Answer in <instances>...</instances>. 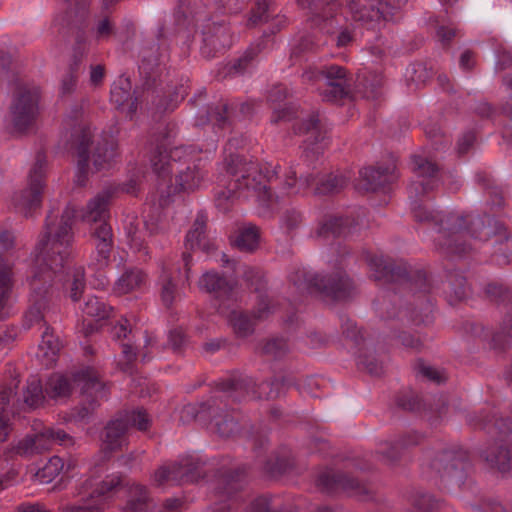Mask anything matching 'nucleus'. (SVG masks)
Listing matches in <instances>:
<instances>
[{
	"label": "nucleus",
	"instance_id": "55",
	"mask_svg": "<svg viewBox=\"0 0 512 512\" xmlns=\"http://www.w3.org/2000/svg\"><path fill=\"white\" fill-rule=\"evenodd\" d=\"M104 78V68L101 65L91 66L90 83L93 86L99 85Z\"/></svg>",
	"mask_w": 512,
	"mask_h": 512
},
{
	"label": "nucleus",
	"instance_id": "39",
	"mask_svg": "<svg viewBox=\"0 0 512 512\" xmlns=\"http://www.w3.org/2000/svg\"><path fill=\"white\" fill-rule=\"evenodd\" d=\"M350 177L342 174H329L320 178L315 187L316 194H329L340 191L344 188Z\"/></svg>",
	"mask_w": 512,
	"mask_h": 512
},
{
	"label": "nucleus",
	"instance_id": "15",
	"mask_svg": "<svg viewBox=\"0 0 512 512\" xmlns=\"http://www.w3.org/2000/svg\"><path fill=\"white\" fill-rule=\"evenodd\" d=\"M132 85L129 78L120 76L112 85L110 99L117 109L132 119L138 108L137 98L132 94Z\"/></svg>",
	"mask_w": 512,
	"mask_h": 512
},
{
	"label": "nucleus",
	"instance_id": "9",
	"mask_svg": "<svg viewBox=\"0 0 512 512\" xmlns=\"http://www.w3.org/2000/svg\"><path fill=\"white\" fill-rule=\"evenodd\" d=\"M355 21L374 28L380 20H389L408 0H372L369 7H360L359 0H346Z\"/></svg>",
	"mask_w": 512,
	"mask_h": 512
},
{
	"label": "nucleus",
	"instance_id": "20",
	"mask_svg": "<svg viewBox=\"0 0 512 512\" xmlns=\"http://www.w3.org/2000/svg\"><path fill=\"white\" fill-rule=\"evenodd\" d=\"M412 161L417 176L422 179L410 186V193L418 196L433 190L437 182L434 178L437 172L435 165L419 155L413 156Z\"/></svg>",
	"mask_w": 512,
	"mask_h": 512
},
{
	"label": "nucleus",
	"instance_id": "27",
	"mask_svg": "<svg viewBox=\"0 0 512 512\" xmlns=\"http://www.w3.org/2000/svg\"><path fill=\"white\" fill-rule=\"evenodd\" d=\"M485 459L500 472L506 473L512 470V441L506 446L490 447L485 451Z\"/></svg>",
	"mask_w": 512,
	"mask_h": 512
},
{
	"label": "nucleus",
	"instance_id": "49",
	"mask_svg": "<svg viewBox=\"0 0 512 512\" xmlns=\"http://www.w3.org/2000/svg\"><path fill=\"white\" fill-rule=\"evenodd\" d=\"M264 351L275 358L281 357L287 351V344L282 339H274L265 345Z\"/></svg>",
	"mask_w": 512,
	"mask_h": 512
},
{
	"label": "nucleus",
	"instance_id": "61",
	"mask_svg": "<svg viewBox=\"0 0 512 512\" xmlns=\"http://www.w3.org/2000/svg\"><path fill=\"white\" fill-rule=\"evenodd\" d=\"M270 313L269 301L267 298L262 299L259 303V307L254 314V318L262 319Z\"/></svg>",
	"mask_w": 512,
	"mask_h": 512
},
{
	"label": "nucleus",
	"instance_id": "63",
	"mask_svg": "<svg viewBox=\"0 0 512 512\" xmlns=\"http://www.w3.org/2000/svg\"><path fill=\"white\" fill-rule=\"evenodd\" d=\"M170 342L174 348H178L182 345L184 341V334L181 330L175 329L170 332Z\"/></svg>",
	"mask_w": 512,
	"mask_h": 512
},
{
	"label": "nucleus",
	"instance_id": "32",
	"mask_svg": "<svg viewBox=\"0 0 512 512\" xmlns=\"http://www.w3.org/2000/svg\"><path fill=\"white\" fill-rule=\"evenodd\" d=\"M44 391L52 399H64L72 391V382L64 375L54 374L47 380Z\"/></svg>",
	"mask_w": 512,
	"mask_h": 512
},
{
	"label": "nucleus",
	"instance_id": "23",
	"mask_svg": "<svg viewBox=\"0 0 512 512\" xmlns=\"http://www.w3.org/2000/svg\"><path fill=\"white\" fill-rule=\"evenodd\" d=\"M359 175L363 181L362 187L365 190L373 191L396 178L394 165H390L385 169L363 168L360 170Z\"/></svg>",
	"mask_w": 512,
	"mask_h": 512
},
{
	"label": "nucleus",
	"instance_id": "50",
	"mask_svg": "<svg viewBox=\"0 0 512 512\" xmlns=\"http://www.w3.org/2000/svg\"><path fill=\"white\" fill-rule=\"evenodd\" d=\"M257 9L253 13L251 17V21L256 24L257 22L267 21L268 15L267 12L269 10V2L268 0H256Z\"/></svg>",
	"mask_w": 512,
	"mask_h": 512
},
{
	"label": "nucleus",
	"instance_id": "36",
	"mask_svg": "<svg viewBox=\"0 0 512 512\" xmlns=\"http://www.w3.org/2000/svg\"><path fill=\"white\" fill-rule=\"evenodd\" d=\"M12 288V266L0 259V319L7 313L9 292Z\"/></svg>",
	"mask_w": 512,
	"mask_h": 512
},
{
	"label": "nucleus",
	"instance_id": "11",
	"mask_svg": "<svg viewBox=\"0 0 512 512\" xmlns=\"http://www.w3.org/2000/svg\"><path fill=\"white\" fill-rule=\"evenodd\" d=\"M54 443L59 445H73L71 436L61 429L45 428L34 435H28L13 446L16 455L28 456L48 450Z\"/></svg>",
	"mask_w": 512,
	"mask_h": 512
},
{
	"label": "nucleus",
	"instance_id": "31",
	"mask_svg": "<svg viewBox=\"0 0 512 512\" xmlns=\"http://www.w3.org/2000/svg\"><path fill=\"white\" fill-rule=\"evenodd\" d=\"M203 21L204 18L200 14L195 16V25L198 29L202 30L204 41L215 48L217 46H225L227 44L226 38L228 36L227 28L223 25H216L214 23L213 33H211L210 25H204L202 23Z\"/></svg>",
	"mask_w": 512,
	"mask_h": 512
},
{
	"label": "nucleus",
	"instance_id": "18",
	"mask_svg": "<svg viewBox=\"0 0 512 512\" xmlns=\"http://www.w3.org/2000/svg\"><path fill=\"white\" fill-rule=\"evenodd\" d=\"M91 137L92 131L86 126L76 127L73 133L72 146L77 150L79 158L76 174V182L78 185H84L85 183L88 168V147Z\"/></svg>",
	"mask_w": 512,
	"mask_h": 512
},
{
	"label": "nucleus",
	"instance_id": "10",
	"mask_svg": "<svg viewBox=\"0 0 512 512\" xmlns=\"http://www.w3.org/2000/svg\"><path fill=\"white\" fill-rule=\"evenodd\" d=\"M45 160L38 156L29 172L28 187L13 196L15 207L25 215L40 206L44 190Z\"/></svg>",
	"mask_w": 512,
	"mask_h": 512
},
{
	"label": "nucleus",
	"instance_id": "57",
	"mask_svg": "<svg viewBox=\"0 0 512 512\" xmlns=\"http://www.w3.org/2000/svg\"><path fill=\"white\" fill-rule=\"evenodd\" d=\"M251 512H269V501L266 497H258L251 504Z\"/></svg>",
	"mask_w": 512,
	"mask_h": 512
},
{
	"label": "nucleus",
	"instance_id": "14",
	"mask_svg": "<svg viewBox=\"0 0 512 512\" xmlns=\"http://www.w3.org/2000/svg\"><path fill=\"white\" fill-rule=\"evenodd\" d=\"M302 8H307L313 15V23L323 32L333 34L342 28L341 17L337 15L335 0H296Z\"/></svg>",
	"mask_w": 512,
	"mask_h": 512
},
{
	"label": "nucleus",
	"instance_id": "6",
	"mask_svg": "<svg viewBox=\"0 0 512 512\" xmlns=\"http://www.w3.org/2000/svg\"><path fill=\"white\" fill-rule=\"evenodd\" d=\"M99 476L92 475L80 483L76 496L78 504L71 508V511L77 512H100L114 488L119 484L116 477H107L99 481Z\"/></svg>",
	"mask_w": 512,
	"mask_h": 512
},
{
	"label": "nucleus",
	"instance_id": "52",
	"mask_svg": "<svg viewBox=\"0 0 512 512\" xmlns=\"http://www.w3.org/2000/svg\"><path fill=\"white\" fill-rule=\"evenodd\" d=\"M358 365L365 368L372 375H379L382 372V366L374 358L368 360V357L360 356Z\"/></svg>",
	"mask_w": 512,
	"mask_h": 512
},
{
	"label": "nucleus",
	"instance_id": "19",
	"mask_svg": "<svg viewBox=\"0 0 512 512\" xmlns=\"http://www.w3.org/2000/svg\"><path fill=\"white\" fill-rule=\"evenodd\" d=\"M195 469L196 465L190 463L188 459H183L179 463L160 467L154 474V482L158 485L168 481L192 482L195 480L193 474Z\"/></svg>",
	"mask_w": 512,
	"mask_h": 512
},
{
	"label": "nucleus",
	"instance_id": "12",
	"mask_svg": "<svg viewBox=\"0 0 512 512\" xmlns=\"http://www.w3.org/2000/svg\"><path fill=\"white\" fill-rule=\"evenodd\" d=\"M322 76L326 79L327 88L321 92L322 99L328 102H336L348 93L346 71L338 65H331L325 70L309 68L303 74L304 81H315Z\"/></svg>",
	"mask_w": 512,
	"mask_h": 512
},
{
	"label": "nucleus",
	"instance_id": "26",
	"mask_svg": "<svg viewBox=\"0 0 512 512\" xmlns=\"http://www.w3.org/2000/svg\"><path fill=\"white\" fill-rule=\"evenodd\" d=\"M74 382L82 386L83 393L94 399L106 397V387L98 379L95 371L87 369L74 377Z\"/></svg>",
	"mask_w": 512,
	"mask_h": 512
},
{
	"label": "nucleus",
	"instance_id": "45",
	"mask_svg": "<svg viewBox=\"0 0 512 512\" xmlns=\"http://www.w3.org/2000/svg\"><path fill=\"white\" fill-rule=\"evenodd\" d=\"M43 393L40 381L37 378H31L24 392V401L30 407H37L44 399Z\"/></svg>",
	"mask_w": 512,
	"mask_h": 512
},
{
	"label": "nucleus",
	"instance_id": "43",
	"mask_svg": "<svg viewBox=\"0 0 512 512\" xmlns=\"http://www.w3.org/2000/svg\"><path fill=\"white\" fill-rule=\"evenodd\" d=\"M66 283L70 285V298L72 301H78L84 286V269L82 267L74 268L66 273Z\"/></svg>",
	"mask_w": 512,
	"mask_h": 512
},
{
	"label": "nucleus",
	"instance_id": "56",
	"mask_svg": "<svg viewBox=\"0 0 512 512\" xmlns=\"http://www.w3.org/2000/svg\"><path fill=\"white\" fill-rule=\"evenodd\" d=\"M122 354L125 359V364L123 365L122 369L127 371L128 365L132 363V361L136 358V353L132 345L122 344Z\"/></svg>",
	"mask_w": 512,
	"mask_h": 512
},
{
	"label": "nucleus",
	"instance_id": "5",
	"mask_svg": "<svg viewBox=\"0 0 512 512\" xmlns=\"http://www.w3.org/2000/svg\"><path fill=\"white\" fill-rule=\"evenodd\" d=\"M295 287L300 293L319 292L333 300H343L348 298L354 286L352 281L342 272H337L329 276H315L307 278L305 272H298L296 276H292Z\"/></svg>",
	"mask_w": 512,
	"mask_h": 512
},
{
	"label": "nucleus",
	"instance_id": "46",
	"mask_svg": "<svg viewBox=\"0 0 512 512\" xmlns=\"http://www.w3.org/2000/svg\"><path fill=\"white\" fill-rule=\"evenodd\" d=\"M367 262L376 280L387 278L391 272L390 267L386 264L382 256H371L367 259Z\"/></svg>",
	"mask_w": 512,
	"mask_h": 512
},
{
	"label": "nucleus",
	"instance_id": "16",
	"mask_svg": "<svg viewBox=\"0 0 512 512\" xmlns=\"http://www.w3.org/2000/svg\"><path fill=\"white\" fill-rule=\"evenodd\" d=\"M199 288L209 293H215L218 308L220 305L226 306L228 303L237 299V291L225 279L216 272H206L199 280Z\"/></svg>",
	"mask_w": 512,
	"mask_h": 512
},
{
	"label": "nucleus",
	"instance_id": "54",
	"mask_svg": "<svg viewBox=\"0 0 512 512\" xmlns=\"http://www.w3.org/2000/svg\"><path fill=\"white\" fill-rule=\"evenodd\" d=\"M112 31L113 27L108 18L102 19L96 28V34L99 39L107 38L109 35H111Z\"/></svg>",
	"mask_w": 512,
	"mask_h": 512
},
{
	"label": "nucleus",
	"instance_id": "42",
	"mask_svg": "<svg viewBox=\"0 0 512 512\" xmlns=\"http://www.w3.org/2000/svg\"><path fill=\"white\" fill-rule=\"evenodd\" d=\"M160 296L166 307H171L177 297V286L170 273L163 268L159 279Z\"/></svg>",
	"mask_w": 512,
	"mask_h": 512
},
{
	"label": "nucleus",
	"instance_id": "30",
	"mask_svg": "<svg viewBox=\"0 0 512 512\" xmlns=\"http://www.w3.org/2000/svg\"><path fill=\"white\" fill-rule=\"evenodd\" d=\"M117 156V144L113 138L98 143L93 153V164L97 171L110 167Z\"/></svg>",
	"mask_w": 512,
	"mask_h": 512
},
{
	"label": "nucleus",
	"instance_id": "64",
	"mask_svg": "<svg viewBox=\"0 0 512 512\" xmlns=\"http://www.w3.org/2000/svg\"><path fill=\"white\" fill-rule=\"evenodd\" d=\"M18 512H50L41 504L23 505L19 507Z\"/></svg>",
	"mask_w": 512,
	"mask_h": 512
},
{
	"label": "nucleus",
	"instance_id": "60",
	"mask_svg": "<svg viewBox=\"0 0 512 512\" xmlns=\"http://www.w3.org/2000/svg\"><path fill=\"white\" fill-rule=\"evenodd\" d=\"M14 237L9 232H3L0 234V250L6 251L13 246Z\"/></svg>",
	"mask_w": 512,
	"mask_h": 512
},
{
	"label": "nucleus",
	"instance_id": "22",
	"mask_svg": "<svg viewBox=\"0 0 512 512\" xmlns=\"http://www.w3.org/2000/svg\"><path fill=\"white\" fill-rule=\"evenodd\" d=\"M60 349L61 342L59 338L54 335L49 327H46L36 353L37 360L46 368L52 367L58 359Z\"/></svg>",
	"mask_w": 512,
	"mask_h": 512
},
{
	"label": "nucleus",
	"instance_id": "17",
	"mask_svg": "<svg viewBox=\"0 0 512 512\" xmlns=\"http://www.w3.org/2000/svg\"><path fill=\"white\" fill-rule=\"evenodd\" d=\"M432 468L440 473L442 478L461 482L465 475L467 463L462 455L445 451L433 460Z\"/></svg>",
	"mask_w": 512,
	"mask_h": 512
},
{
	"label": "nucleus",
	"instance_id": "2",
	"mask_svg": "<svg viewBox=\"0 0 512 512\" xmlns=\"http://www.w3.org/2000/svg\"><path fill=\"white\" fill-rule=\"evenodd\" d=\"M276 168H273L271 175L262 176L257 164L242 163L238 156L230 155L227 167L228 183L225 187L226 190L216 192L217 205L221 207L226 200L244 197L255 198L259 205L267 210L275 209L280 196H274L267 189L266 181L271 183L276 177Z\"/></svg>",
	"mask_w": 512,
	"mask_h": 512
},
{
	"label": "nucleus",
	"instance_id": "48",
	"mask_svg": "<svg viewBox=\"0 0 512 512\" xmlns=\"http://www.w3.org/2000/svg\"><path fill=\"white\" fill-rule=\"evenodd\" d=\"M301 221V213L295 209H289L283 214L281 218V225L283 228L290 231L296 228L301 223Z\"/></svg>",
	"mask_w": 512,
	"mask_h": 512
},
{
	"label": "nucleus",
	"instance_id": "21",
	"mask_svg": "<svg viewBox=\"0 0 512 512\" xmlns=\"http://www.w3.org/2000/svg\"><path fill=\"white\" fill-rule=\"evenodd\" d=\"M147 284L146 273L139 268H129L120 274L113 286L116 295H125L142 291Z\"/></svg>",
	"mask_w": 512,
	"mask_h": 512
},
{
	"label": "nucleus",
	"instance_id": "58",
	"mask_svg": "<svg viewBox=\"0 0 512 512\" xmlns=\"http://www.w3.org/2000/svg\"><path fill=\"white\" fill-rule=\"evenodd\" d=\"M497 66L500 69H505L512 65V53L510 51L503 50L497 56Z\"/></svg>",
	"mask_w": 512,
	"mask_h": 512
},
{
	"label": "nucleus",
	"instance_id": "29",
	"mask_svg": "<svg viewBox=\"0 0 512 512\" xmlns=\"http://www.w3.org/2000/svg\"><path fill=\"white\" fill-rule=\"evenodd\" d=\"M297 173L298 172L294 167H290L288 169L285 174V181L283 184L284 192L282 194L287 196L303 194L315 181V177L312 174L305 177L300 176V178L297 179Z\"/></svg>",
	"mask_w": 512,
	"mask_h": 512
},
{
	"label": "nucleus",
	"instance_id": "7",
	"mask_svg": "<svg viewBox=\"0 0 512 512\" xmlns=\"http://www.w3.org/2000/svg\"><path fill=\"white\" fill-rule=\"evenodd\" d=\"M40 92L36 86H23L14 95L10 108L12 131L22 133L34 124L39 113Z\"/></svg>",
	"mask_w": 512,
	"mask_h": 512
},
{
	"label": "nucleus",
	"instance_id": "24",
	"mask_svg": "<svg viewBox=\"0 0 512 512\" xmlns=\"http://www.w3.org/2000/svg\"><path fill=\"white\" fill-rule=\"evenodd\" d=\"M237 299L228 303L226 306L220 305L218 312L226 317L232 325L235 332L240 336H246L253 330V321L243 312L237 310Z\"/></svg>",
	"mask_w": 512,
	"mask_h": 512
},
{
	"label": "nucleus",
	"instance_id": "44",
	"mask_svg": "<svg viewBox=\"0 0 512 512\" xmlns=\"http://www.w3.org/2000/svg\"><path fill=\"white\" fill-rule=\"evenodd\" d=\"M82 311L89 317L104 319L109 316L110 308L97 297H88Z\"/></svg>",
	"mask_w": 512,
	"mask_h": 512
},
{
	"label": "nucleus",
	"instance_id": "47",
	"mask_svg": "<svg viewBox=\"0 0 512 512\" xmlns=\"http://www.w3.org/2000/svg\"><path fill=\"white\" fill-rule=\"evenodd\" d=\"M418 372L423 377L427 378L430 381H433L437 384L442 383L446 380V375L444 371L439 370L433 366L427 364H420L418 366Z\"/></svg>",
	"mask_w": 512,
	"mask_h": 512
},
{
	"label": "nucleus",
	"instance_id": "35",
	"mask_svg": "<svg viewBox=\"0 0 512 512\" xmlns=\"http://www.w3.org/2000/svg\"><path fill=\"white\" fill-rule=\"evenodd\" d=\"M205 226L206 216L198 214L192 228L188 231L185 237V247L190 250L197 248L206 249L205 245Z\"/></svg>",
	"mask_w": 512,
	"mask_h": 512
},
{
	"label": "nucleus",
	"instance_id": "59",
	"mask_svg": "<svg viewBox=\"0 0 512 512\" xmlns=\"http://www.w3.org/2000/svg\"><path fill=\"white\" fill-rule=\"evenodd\" d=\"M437 35L443 43H446L455 36V30L451 27L441 26L437 30Z\"/></svg>",
	"mask_w": 512,
	"mask_h": 512
},
{
	"label": "nucleus",
	"instance_id": "62",
	"mask_svg": "<svg viewBox=\"0 0 512 512\" xmlns=\"http://www.w3.org/2000/svg\"><path fill=\"white\" fill-rule=\"evenodd\" d=\"M474 64V58L470 51H465L460 57V67L464 70H469Z\"/></svg>",
	"mask_w": 512,
	"mask_h": 512
},
{
	"label": "nucleus",
	"instance_id": "1",
	"mask_svg": "<svg viewBox=\"0 0 512 512\" xmlns=\"http://www.w3.org/2000/svg\"><path fill=\"white\" fill-rule=\"evenodd\" d=\"M75 217L76 210L71 205L64 209L60 219L52 214L47 217L45 231L32 254V267L28 278L31 306L25 315L28 326L43 320V309L48 302L54 280L60 279V271L69 255Z\"/></svg>",
	"mask_w": 512,
	"mask_h": 512
},
{
	"label": "nucleus",
	"instance_id": "37",
	"mask_svg": "<svg viewBox=\"0 0 512 512\" xmlns=\"http://www.w3.org/2000/svg\"><path fill=\"white\" fill-rule=\"evenodd\" d=\"M349 223L347 218L330 215L320 224L317 233L323 237H328L329 234L333 236L348 234L351 232Z\"/></svg>",
	"mask_w": 512,
	"mask_h": 512
},
{
	"label": "nucleus",
	"instance_id": "41",
	"mask_svg": "<svg viewBox=\"0 0 512 512\" xmlns=\"http://www.w3.org/2000/svg\"><path fill=\"white\" fill-rule=\"evenodd\" d=\"M64 467L63 460L53 456L37 471L36 478L41 483H50L63 471Z\"/></svg>",
	"mask_w": 512,
	"mask_h": 512
},
{
	"label": "nucleus",
	"instance_id": "53",
	"mask_svg": "<svg viewBox=\"0 0 512 512\" xmlns=\"http://www.w3.org/2000/svg\"><path fill=\"white\" fill-rule=\"evenodd\" d=\"M475 140V135L472 132L465 133L457 144V149L460 154H464L472 146Z\"/></svg>",
	"mask_w": 512,
	"mask_h": 512
},
{
	"label": "nucleus",
	"instance_id": "25",
	"mask_svg": "<svg viewBox=\"0 0 512 512\" xmlns=\"http://www.w3.org/2000/svg\"><path fill=\"white\" fill-rule=\"evenodd\" d=\"M205 172L195 162L189 164L185 170H180L176 176L174 191L191 192L198 189L205 178Z\"/></svg>",
	"mask_w": 512,
	"mask_h": 512
},
{
	"label": "nucleus",
	"instance_id": "33",
	"mask_svg": "<svg viewBox=\"0 0 512 512\" xmlns=\"http://www.w3.org/2000/svg\"><path fill=\"white\" fill-rule=\"evenodd\" d=\"M231 243L239 250L251 252L259 243V232L255 226H244L238 230Z\"/></svg>",
	"mask_w": 512,
	"mask_h": 512
},
{
	"label": "nucleus",
	"instance_id": "38",
	"mask_svg": "<svg viewBox=\"0 0 512 512\" xmlns=\"http://www.w3.org/2000/svg\"><path fill=\"white\" fill-rule=\"evenodd\" d=\"M300 133H306L309 136L305 140L308 142L306 150H311L312 152H318L320 149H323L322 146L320 147H313L314 145H317L320 141H322L324 138L321 135L320 127H319V119L317 115H311L308 120H306L301 127L299 128Z\"/></svg>",
	"mask_w": 512,
	"mask_h": 512
},
{
	"label": "nucleus",
	"instance_id": "4",
	"mask_svg": "<svg viewBox=\"0 0 512 512\" xmlns=\"http://www.w3.org/2000/svg\"><path fill=\"white\" fill-rule=\"evenodd\" d=\"M413 213L418 221H434L439 225L438 239L444 241L443 246L455 254H462L466 248L458 243L464 239L466 232L463 230L465 219L462 215L453 212H430L421 205L413 207Z\"/></svg>",
	"mask_w": 512,
	"mask_h": 512
},
{
	"label": "nucleus",
	"instance_id": "3",
	"mask_svg": "<svg viewBox=\"0 0 512 512\" xmlns=\"http://www.w3.org/2000/svg\"><path fill=\"white\" fill-rule=\"evenodd\" d=\"M112 195L111 188L102 190L87 203L86 209L80 215L82 221L86 223H100L93 233L96 240V251L89 263V269L94 271L90 283L95 289H104L109 284L105 269L110 265L113 243L112 229L105 219Z\"/></svg>",
	"mask_w": 512,
	"mask_h": 512
},
{
	"label": "nucleus",
	"instance_id": "40",
	"mask_svg": "<svg viewBox=\"0 0 512 512\" xmlns=\"http://www.w3.org/2000/svg\"><path fill=\"white\" fill-rule=\"evenodd\" d=\"M148 508V496L144 487L133 485L128 490L126 509L128 512H145Z\"/></svg>",
	"mask_w": 512,
	"mask_h": 512
},
{
	"label": "nucleus",
	"instance_id": "13",
	"mask_svg": "<svg viewBox=\"0 0 512 512\" xmlns=\"http://www.w3.org/2000/svg\"><path fill=\"white\" fill-rule=\"evenodd\" d=\"M191 146H173L169 138L157 145L155 151L151 155L150 162L153 171L159 176L164 177L174 170V166L181 160H192Z\"/></svg>",
	"mask_w": 512,
	"mask_h": 512
},
{
	"label": "nucleus",
	"instance_id": "28",
	"mask_svg": "<svg viewBox=\"0 0 512 512\" xmlns=\"http://www.w3.org/2000/svg\"><path fill=\"white\" fill-rule=\"evenodd\" d=\"M142 221L134 214H128L123 219V229L127 236V241L131 249L137 252L143 251L147 254L144 245V239L140 232Z\"/></svg>",
	"mask_w": 512,
	"mask_h": 512
},
{
	"label": "nucleus",
	"instance_id": "8",
	"mask_svg": "<svg viewBox=\"0 0 512 512\" xmlns=\"http://www.w3.org/2000/svg\"><path fill=\"white\" fill-rule=\"evenodd\" d=\"M150 422V417L143 409L126 412L124 416L111 420L105 428L103 450L112 452L121 448L126 443V432L130 426L146 431Z\"/></svg>",
	"mask_w": 512,
	"mask_h": 512
},
{
	"label": "nucleus",
	"instance_id": "34",
	"mask_svg": "<svg viewBox=\"0 0 512 512\" xmlns=\"http://www.w3.org/2000/svg\"><path fill=\"white\" fill-rule=\"evenodd\" d=\"M317 485L327 492H332L338 488L344 490L353 489L356 487L357 483L355 480L347 478L346 476L336 475L335 473L327 471L319 475Z\"/></svg>",
	"mask_w": 512,
	"mask_h": 512
},
{
	"label": "nucleus",
	"instance_id": "51",
	"mask_svg": "<svg viewBox=\"0 0 512 512\" xmlns=\"http://www.w3.org/2000/svg\"><path fill=\"white\" fill-rule=\"evenodd\" d=\"M77 77L74 73L69 72L63 76L60 84V93L62 95H68L72 93L76 88Z\"/></svg>",
	"mask_w": 512,
	"mask_h": 512
}]
</instances>
